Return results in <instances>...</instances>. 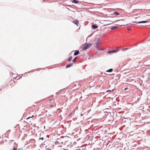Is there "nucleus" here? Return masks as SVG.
Returning a JSON list of instances; mask_svg holds the SVG:
<instances>
[{
  "instance_id": "4be33fe9",
  "label": "nucleus",
  "mask_w": 150,
  "mask_h": 150,
  "mask_svg": "<svg viewBox=\"0 0 150 150\" xmlns=\"http://www.w3.org/2000/svg\"><path fill=\"white\" fill-rule=\"evenodd\" d=\"M48 150H51V149H48Z\"/></svg>"
},
{
  "instance_id": "6e6552de",
  "label": "nucleus",
  "mask_w": 150,
  "mask_h": 150,
  "mask_svg": "<svg viewBox=\"0 0 150 150\" xmlns=\"http://www.w3.org/2000/svg\"><path fill=\"white\" fill-rule=\"evenodd\" d=\"M79 51L76 50L74 53V55L75 56L76 55H78V54H79Z\"/></svg>"
},
{
  "instance_id": "aec40b11",
  "label": "nucleus",
  "mask_w": 150,
  "mask_h": 150,
  "mask_svg": "<svg viewBox=\"0 0 150 150\" xmlns=\"http://www.w3.org/2000/svg\"><path fill=\"white\" fill-rule=\"evenodd\" d=\"M40 139H42V140H43V137H42V138H40Z\"/></svg>"
},
{
  "instance_id": "9b49d317",
  "label": "nucleus",
  "mask_w": 150,
  "mask_h": 150,
  "mask_svg": "<svg viewBox=\"0 0 150 150\" xmlns=\"http://www.w3.org/2000/svg\"><path fill=\"white\" fill-rule=\"evenodd\" d=\"M72 2L73 3H75L76 4H77L78 3V1L76 0H74L72 1Z\"/></svg>"
},
{
  "instance_id": "423d86ee",
  "label": "nucleus",
  "mask_w": 150,
  "mask_h": 150,
  "mask_svg": "<svg viewBox=\"0 0 150 150\" xmlns=\"http://www.w3.org/2000/svg\"><path fill=\"white\" fill-rule=\"evenodd\" d=\"M73 23L76 24L77 26H78L79 24V21L77 20H74Z\"/></svg>"
},
{
  "instance_id": "412c9836",
  "label": "nucleus",
  "mask_w": 150,
  "mask_h": 150,
  "mask_svg": "<svg viewBox=\"0 0 150 150\" xmlns=\"http://www.w3.org/2000/svg\"><path fill=\"white\" fill-rule=\"evenodd\" d=\"M127 89V88H125V90H126Z\"/></svg>"
},
{
  "instance_id": "6ab92c4d",
  "label": "nucleus",
  "mask_w": 150,
  "mask_h": 150,
  "mask_svg": "<svg viewBox=\"0 0 150 150\" xmlns=\"http://www.w3.org/2000/svg\"><path fill=\"white\" fill-rule=\"evenodd\" d=\"M17 149V148L15 147L13 148V150H16Z\"/></svg>"
},
{
  "instance_id": "4468645a",
  "label": "nucleus",
  "mask_w": 150,
  "mask_h": 150,
  "mask_svg": "<svg viewBox=\"0 0 150 150\" xmlns=\"http://www.w3.org/2000/svg\"><path fill=\"white\" fill-rule=\"evenodd\" d=\"M96 47V49L97 50H102V49H99V47H98V45H97V46H96V45H95V46Z\"/></svg>"
},
{
  "instance_id": "f03ea898",
  "label": "nucleus",
  "mask_w": 150,
  "mask_h": 150,
  "mask_svg": "<svg viewBox=\"0 0 150 150\" xmlns=\"http://www.w3.org/2000/svg\"><path fill=\"white\" fill-rule=\"evenodd\" d=\"M93 43L95 46L99 45V44L100 43L99 38H96Z\"/></svg>"
},
{
  "instance_id": "7ed1b4c3",
  "label": "nucleus",
  "mask_w": 150,
  "mask_h": 150,
  "mask_svg": "<svg viewBox=\"0 0 150 150\" xmlns=\"http://www.w3.org/2000/svg\"><path fill=\"white\" fill-rule=\"evenodd\" d=\"M50 102H51L53 103V104H50V106L51 107H53L54 106V104H55V102L54 100L53 99H51L50 100H48V102L50 103Z\"/></svg>"
},
{
  "instance_id": "a211bd4d",
  "label": "nucleus",
  "mask_w": 150,
  "mask_h": 150,
  "mask_svg": "<svg viewBox=\"0 0 150 150\" xmlns=\"http://www.w3.org/2000/svg\"><path fill=\"white\" fill-rule=\"evenodd\" d=\"M33 115H32V116H31V117H27V118H26V119H27V120H28V119L29 118H31V117H33Z\"/></svg>"
},
{
  "instance_id": "9d476101",
  "label": "nucleus",
  "mask_w": 150,
  "mask_h": 150,
  "mask_svg": "<svg viewBox=\"0 0 150 150\" xmlns=\"http://www.w3.org/2000/svg\"><path fill=\"white\" fill-rule=\"evenodd\" d=\"M113 69H109L108 70L106 71L107 72H111L112 71Z\"/></svg>"
},
{
  "instance_id": "20e7f679",
  "label": "nucleus",
  "mask_w": 150,
  "mask_h": 150,
  "mask_svg": "<svg viewBox=\"0 0 150 150\" xmlns=\"http://www.w3.org/2000/svg\"><path fill=\"white\" fill-rule=\"evenodd\" d=\"M118 51H119V50L118 49H117V50H109L108 51V53L110 54L112 53L116 52Z\"/></svg>"
},
{
  "instance_id": "5701e85b",
  "label": "nucleus",
  "mask_w": 150,
  "mask_h": 150,
  "mask_svg": "<svg viewBox=\"0 0 150 150\" xmlns=\"http://www.w3.org/2000/svg\"><path fill=\"white\" fill-rule=\"evenodd\" d=\"M30 123H31V122L30 121Z\"/></svg>"
},
{
  "instance_id": "0eeeda50",
  "label": "nucleus",
  "mask_w": 150,
  "mask_h": 150,
  "mask_svg": "<svg viewBox=\"0 0 150 150\" xmlns=\"http://www.w3.org/2000/svg\"><path fill=\"white\" fill-rule=\"evenodd\" d=\"M92 27L94 29H96L98 28V26L96 25H92Z\"/></svg>"
},
{
  "instance_id": "1a4fd4ad",
  "label": "nucleus",
  "mask_w": 150,
  "mask_h": 150,
  "mask_svg": "<svg viewBox=\"0 0 150 150\" xmlns=\"http://www.w3.org/2000/svg\"><path fill=\"white\" fill-rule=\"evenodd\" d=\"M72 65H73V64H67L66 66V68H67L70 67H71L72 66Z\"/></svg>"
},
{
  "instance_id": "f3484780",
  "label": "nucleus",
  "mask_w": 150,
  "mask_h": 150,
  "mask_svg": "<svg viewBox=\"0 0 150 150\" xmlns=\"http://www.w3.org/2000/svg\"><path fill=\"white\" fill-rule=\"evenodd\" d=\"M128 49V48H124L122 49V50L124 51L125 50H127Z\"/></svg>"
},
{
  "instance_id": "f8f14e48",
  "label": "nucleus",
  "mask_w": 150,
  "mask_h": 150,
  "mask_svg": "<svg viewBox=\"0 0 150 150\" xmlns=\"http://www.w3.org/2000/svg\"><path fill=\"white\" fill-rule=\"evenodd\" d=\"M77 57H75L73 60V61L74 62H76V60L77 59Z\"/></svg>"
},
{
  "instance_id": "f257e3e1",
  "label": "nucleus",
  "mask_w": 150,
  "mask_h": 150,
  "mask_svg": "<svg viewBox=\"0 0 150 150\" xmlns=\"http://www.w3.org/2000/svg\"><path fill=\"white\" fill-rule=\"evenodd\" d=\"M91 45V43H87L85 44L83 46L81 47V49L82 50H86L87 49L90 47Z\"/></svg>"
},
{
  "instance_id": "b1692460",
  "label": "nucleus",
  "mask_w": 150,
  "mask_h": 150,
  "mask_svg": "<svg viewBox=\"0 0 150 150\" xmlns=\"http://www.w3.org/2000/svg\"><path fill=\"white\" fill-rule=\"evenodd\" d=\"M149 80H150V78L149 79Z\"/></svg>"
},
{
  "instance_id": "2eb2a0df",
  "label": "nucleus",
  "mask_w": 150,
  "mask_h": 150,
  "mask_svg": "<svg viewBox=\"0 0 150 150\" xmlns=\"http://www.w3.org/2000/svg\"><path fill=\"white\" fill-rule=\"evenodd\" d=\"M72 59V57L71 56L68 60V61H70Z\"/></svg>"
},
{
  "instance_id": "39448f33",
  "label": "nucleus",
  "mask_w": 150,
  "mask_h": 150,
  "mask_svg": "<svg viewBox=\"0 0 150 150\" xmlns=\"http://www.w3.org/2000/svg\"><path fill=\"white\" fill-rule=\"evenodd\" d=\"M148 21H139L138 22H137L136 21H135L134 23H147Z\"/></svg>"
},
{
  "instance_id": "dca6fc26",
  "label": "nucleus",
  "mask_w": 150,
  "mask_h": 150,
  "mask_svg": "<svg viewBox=\"0 0 150 150\" xmlns=\"http://www.w3.org/2000/svg\"><path fill=\"white\" fill-rule=\"evenodd\" d=\"M113 13L117 14V15H119L120 14L119 13L117 12H115Z\"/></svg>"
},
{
  "instance_id": "ddd939ff",
  "label": "nucleus",
  "mask_w": 150,
  "mask_h": 150,
  "mask_svg": "<svg viewBox=\"0 0 150 150\" xmlns=\"http://www.w3.org/2000/svg\"><path fill=\"white\" fill-rule=\"evenodd\" d=\"M117 28V27L116 26H114L113 27H112L111 28V29L112 30H113V29H114L116 28Z\"/></svg>"
}]
</instances>
